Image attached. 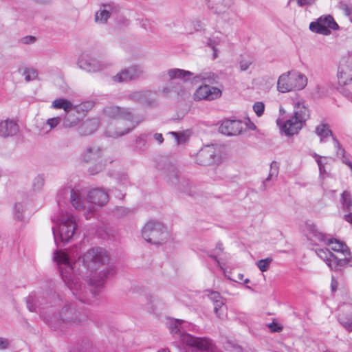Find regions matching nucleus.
I'll use <instances>...</instances> for the list:
<instances>
[{
	"label": "nucleus",
	"instance_id": "nucleus-1",
	"mask_svg": "<svg viewBox=\"0 0 352 352\" xmlns=\"http://www.w3.org/2000/svg\"><path fill=\"white\" fill-rule=\"evenodd\" d=\"M54 260L58 265H63L65 269L60 267L62 278L68 287L76 295L80 300L82 299L78 295V291L82 289L80 277L90 285L99 287L108 277L115 273V267H109L107 270H99L107 264L109 260L108 252L102 248L94 247L88 250L82 256L78 257L76 265L82 263V267L76 272V278H72L73 265L71 258L62 251L54 253Z\"/></svg>",
	"mask_w": 352,
	"mask_h": 352
},
{
	"label": "nucleus",
	"instance_id": "nucleus-2",
	"mask_svg": "<svg viewBox=\"0 0 352 352\" xmlns=\"http://www.w3.org/2000/svg\"><path fill=\"white\" fill-rule=\"evenodd\" d=\"M104 115L113 119L107 127L105 134L111 138H118L128 133L134 129L138 122L133 120V116L128 109L111 106L104 109Z\"/></svg>",
	"mask_w": 352,
	"mask_h": 352
},
{
	"label": "nucleus",
	"instance_id": "nucleus-3",
	"mask_svg": "<svg viewBox=\"0 0 352 352\" xmlns=\"http://www.w3.org/2000/svg\"><path fill=\"white\" fill-rule=\"evenodd\" d=\"M52 219L55 224L52 227V232L57 245L60 242H68L73 238L78 226L72 214L62 211L58 216H54Z\"/></svg>",
	"mask_w": 352,
	"mask_h": 352
},
{
	"label": "nucleus",
	"instance_id": "nucleus-4",
	"mask_svg": "<svg viewBox=\"0 0 352 352\" xmlns=\"http://www.w3.org/2000/svg\"><path fill=\"white\" fill-rule=\"evenodd\" d=\"M309 118V111L304 102L297 101L294 104V116L285 122L278 119L276 122L280 131L290 136L297 133Z\"/></svg>",
	"mask_w": 352,
	"mask_h": 352
},
{
	"label": "nucleus",
	"instance_id": "nucleus-5",
	"mask_svg": "<svg viewBox=\"0 0 352 352\" xmlns=\"http://www.w3.org/2000/svg\"><path fill=\"white\" fill-rule=\"evenodd\" d=\"M307 76L299 72H287L278 77L277 90L281 93L302 90L307 86Z\"/></svg>",
	"mask_w": 352,
	"mask_h": 352
},
{
	"label": "nucleus",
	"instance_id": "nucleus-6",
	"mask_svg": "<svg viewBox=\"0 0 352 352\" xmlns=\"http://www.w3.org/2000/svg\"><path fill=\"white\" fill-rule=\"evenodd\" d=\"M142 237L152 244H160L168 237L166 228L158 221H150L147 222L142 230Z\"/></svg>",
	"mask_w": 352,
	"mask_h": 352
},
{
	"label": "nucleus",
	"instance_id": "nucleus-7",
	"mask_svg": "<svg viewBox=\"0 0 352 352\" xmlns=\"http://www.w3.org/2000/svg\"><path fill=\"white\" fill-rule=\"evenodd\" d=\"M182 342L191 348L186 352H213V344L206 338L195 337L189 333H183Z\"/></svg>",
	"mask_w": 352,
	"mask_h": 352
},
{
	"label": "nucleus",
	"instance_id": "nucleus-8",
	"mask_svg": "<svg viewBox=\"0 0 352 352\" xmlns=\"http://www.w3.org/2000/svg\"><path fill=\"white\" fill-rule=\"evenodd\" d=\"M338 25L330 15L320 16L316 21L311 22L309 25V29L313 32L329 35L331 33L330 30H337Z\"/></svg>",
	"mask_w": 352,
	"mask_h": 352
},
{
	"label": "nucleus",
	"instance_id": "nucleus-9",
	"mask_svg": "<svg viewBox=\"0 0 352 352\" xmlns=\"http://www.w3.org/2000/svg\"><path fill=\"white\" fill-rule=\"evenodd\" d=\"M222 91L216 87L208 85H200L194 92L192 98L195 101H212L221 97Z\"/></svg>",
	"mask_w": 352,
	"mask_h": 352
},
{
	"label": "nucleus",
	"instance_id": "nucleus-10",
	"mask_svg": "<svg viewBox=\"0 0 352 352\" xmlns=\"http://www.w3.org/2000/svg\"><path fill=\"white\" fill-rule=\"evenodd\" d=\"M218 148L215 145L203 146L196 155V162L201 166H210L217 160Z\"/></svg>",
	"mask_w": 352,
	"mask_h": 352
},
{
	"label": "nucleus",
	"instance_id": "nucleus-11",
	"mask_svg": "<svg viewBox=\"0 0 352 352\" xmlns=\"http://www.w3.org/2000/svg\"><path fill=\"white\" fill-rule=\"evenodd\" d=\"M337 77L340 85H346L352 82V57L342 59L338 69Z\"/></svg>",
	"mask_w": 352,
	"mask_h": 352
},
{
	"label": "nucleus",
	"instance_id": "nucleus-12",
	"mask_svg": "<svg viewBox=\"0 0 352 352\" xmlns=\"http://www.w3.org/2000/svg\"><path fill=\"white\" fill-rule=\"evenodd\" d=\"M71 204L75 209L84 211L86 219L91 217V214L94 211V206L84 201L78 191H71Z\"/></svg>",
	"mask_w": 352,
	"mask_h": 352
},
{
	"label": "nucleus",
	"instance_id": "nucleus-13",
	"mask_svg": "<svg viewBox=\"0 0 352 352\" xmlns=\"http://www.w3.org/2000/svg\"><path fill=\"white\" fill-rule=\"evenodd\" d=\"M243 129V124L239 120H226L222 122L219 130L222 134L231 136L239 135Z\"/></svg>",
	"mask_w": 352,
	"mask_h": 352
},
{
	"label": "nucleus",
	"instance_id": "nucleus-14",
	"mask_svg": "<svg viewBox=\"0 0 352 352\" xmlns=\"http://www.w3.org/2000/svg\"><path fill=\"white\" fill-rule=\"evenodd\" d=\"M143 70L139 66H131L122 69L113 76V80L118 82H128L140 77Z\"/></svg>",
	"mask_w": 352,
	"mask_h": 352
},
{
	"label": "nucleus",
	"instance_id": "nucleus-15",
	"mask_svg": "<svg viewBox=\"0 0 352 352\" xmlns=\"http://www.w3.org/2000/svg\"><path fill=\"white\" fill-rule=\"evenodd\" d=\"M305 231L308 240L311 241L315 244H324L327 241V234L321 232L314 223H307Z\"/></svg>",
	"mask_w": 352,
	"mask_h": 352
},
{
	"label": "nucleus",
	"instance_id": "nucleus-16",
	"mask_svg": "<svg viewBox=\"0 0 352 352\" xmlns=\"http://www.w3.org/2000/svg\"><path fill=\"white\" fill-rule=\"evenodd\" d=\"M19 132V126L16 120L6 119L0 122V137L7 138L13 137Z\"/></svg>",
	"mask_w": 352,
	"mask_h": 352
},
{
	"label": "nucleus",
	"instance_id": "nucleus-17",
	"mask_svg": "<svg viewBox=\"0 0 352 352\" xmlns=\"http://www.w3.org/2000/svg\"><path fill=\"white\" fill-rule=\"evenodd\" d=\"M89 201L94 205L102 206L109 201L108 192L102 188H94L89 191Z\"/></svg>",
	"mask_w": 352,
	"mask_h": 352
},
{
	"label": "nucleus",
	"instance_id": "nucleus-18",
	"mask_svg": "<svg viewBox=\"0 0 352 352\" xmlns=\"http://www.w3.org/2000/svg\"><path fill=\"white\" fill-rule=\"evenodd\" d=\"M102 157V151L98 146L87 147L80 155V160L85 163H91L100 160Z\"/></svg>",
	"mask_w": 352,
	"mask_h": 352
},
{
	"label": "nucleus",
	"instance_id": "nucleus-19",
	"mask_svg": "<svg viewBox=\"0 0 352 352\" xmlns=\"http://www.w3.org/2000/svg\"><path fill=\"white\" fill-rule=\"evenodd\" d=\"M194 326L191 323L184 322L181 320H171L169 324V329L170 333L173 335L179 336L180 340H182V335L186 333V330H192Z\"/></svg>",
	"mask_w": 352,
	"mask_h": 352
},
{
	"label": "nucleus",
	"instance_id": "nucleus-20",
	"mask_svg": "<svg viewBox=\"0 0 352 352\" xmlns=\"http://www.w3.org/2000/svg\"><path fill=\"white\" fill-rule=\"evenodd\" d=\"M316 253L331 270L337 271L336 261L338 260V258L336 255L331 253L328 249H318Z\"/></svg>",
	"mask_w": 352,
	"mask_h": 352
},
{
	"label": "nucleus",
	"instance_id": "nucleus-21",
	"mask_svg": "<svg viewBox=\"0 0 352 352\" xmlns=\"http://www.w3.org/2000/svg\"><path fill=\"white\" fill-rule=\"evenodd\" d=\"M209 298L214 302V310L217 316L219 318H223L226 316L225 311L223 309L224 302L219 293L217 292H212L209 294Z\"/></svg>",
	"mask_w": 352,
	"mask_h": 352
},
{
	"label": "nucleus",
	"instance_id": "nucleus-22",
	"mask_svg": "<svg viewBox=\"0 0 352 352\" xmlns=\"http://www.w3.org/2000/svg\"><path fill=\"white\" fill-rule=\"evenodd\" d=\"M325 244L329 245L333 251L340 252L344 256H350L351 254L350 250L347 245L338 239L333 238L329 239Z\"/></svg>",
	"mask_w": 352,
	"mask_h": 352
},
{
	"label": "nucleus",
	"instance_id": "nucleus-23",
	"mask_svg": "<svg viewBox=\"0 0 352 352\" xmlns=\"http://www.w3.org/2000/svg\"><path fill=\"white\" fill-rule=\"evenodd\" d=\"M99 124L98 120L96 118L87 120L80 125L78 129V132L82 135H88L93 133Z\"/></svg>",
	"mask_w": 352,
	"mask_h": 352
},
{
	"label": "nucleus",
	"instance_id": "nucleus-24",
	"mask_svg": "<svg viewBox=\"0 0 352 352\" xmlns=\"http://www.w3.org/2000/svg\"><path fill=\"white\" fill-rule=\"evenodd\" d=\"M165 75H166L170 80L177 78L186 80L192 76L193 74L189 71L175 68L168 69L166 73L164 74V76Z\"/></svg>",
	"mask_w": 352,
	"mask_h": 352
},
{
	"label": "nucleus",
	"instance_id": "nucleus-25",
	"mask_svg": "<svg viewBox=\"0 0 352 352\" xmlns=\"http://www.w3.org/2000/svg\"><path fill=\"white\" fill-rule=\"evenodd\" d=\"M79 64L82 69L89 72H96L102 69V65L96 59L89 58L86 60H81Z\"/></svg>",
	"mask_w": 352,
	"mask_h": 352
},
{
	"label": "nucleus",
	"instance_id": "nucleus-26",
	"mask_svg": "<svg viewBox=\"0 0 352 352\" xmlns=\"http://www.w3.org/2000/svg\"><path fill=\"white\" fill-rule=\"evenodd\" d=\"M339 322L349 331H352V306L338 316Z\"/></svg>",
	"mask_w": 352,
	"mask_h": 352
},
{
	"label": "nucleus",
	"instance_id": "nucleus-27",
	"mask_svg": "<svg viewBox=\"0 0 352 352\" xmlns=\"http://www.w3.org/2000/svg\"><path fill=\"white\" fill-rule=\"evenodd\" d=\"M111 6L104 5L95 14V21L98 23H105L110 16Z\"/></svg>",
	"mask_w": 352,
	"mask_h": 352
},
{
	"label": "nucleus",
	"instance_id": "nucleus-28",
	"mask_svg": "<svg viewBox=\"0 0 352 352\" xmlns=\"http://www.w3.org/2000/svg\"><path fill=\"white\" fill-rule=\"evenodd\" d=\"M315 132L318 136L320 138V142H325L327 138L333 135V133L329 129V126L327 124H320L316 127Z\"/></svg>",
	"mask_w": 352,
	"mask_h": 352
},
{
	"label": "nucleus",
	"instance_id": "nucleus-29",
	"mask_svg": "<svg viewBox=\"0 0 352 352\" xmlns=\"http://www.w3.org/2000/svg\"><path fill=\"white\" fill-rule=\"evenodd\" d=\"M171 91H174L181 98H186L190 95V89L184 82L182 84L176 83L172 86Z\"/></svg>",
	"mask_w": 352,
	"mask_h": 352
},
{
	"label": "nucleus",
	"instance_id": "nucleus-30",
	"mask_svg": "<svg viewBox=\"0 0 352 352\" xmlns=\"http://www.w3.org/2000/svg\"><path fill=\"white\" fill-rule=\"evenodd\" d=\"M52 107L56 109H63L65 111L69 113L73 109V104L68 100L59 98L52 102Z\"/></svg>",
	"mask_w": 352,
	"mask_h": 352
},
{
	"label": "nucleus",
	"instance_id": "nucleus-31",
	"mask_svg": "<svg viewBox=\"0 0 352 352\" xmlns=\"http://www.w3.org/2000/svg\"><path fill=\"white\" fill-rule=\"evenodd\" d=\"M205 25L199 19H194L189 22L186 27V31L192 34L194 31H201L204 30Z\"/></svg>",
	"mask_w": 352,
	"mask_h": 352
},
{
	"label": "nucleus",
	"instance_id": "nucleus-32",
	"mask_svg": "<svg viewBox=\"0 0 352 352\" xmlns=\"http://www.w3.org/2000/svg\"><path fill=\"white\" fill-rule=\"evenodd\" d=\"M23 76L26 82L34 80L38 77V72L34 68H25L23 72Z\"/></svg>",
	"mask_w": 352,
	"mask_h": 352
},
{
	"label": "nucleus",
	"instance_id": "nucleus-33",
	"mask_svg": "<svg viewBox=\"0 0 352 352\" xmlns=\"http://www.w3.org/2000/svg\"><path fill=\"white\" fill-rule=\"evenodd\" d=\"M25 207L22 204H16L14 207V218L17 220L21 221L23 218V212Z\"/></svg>",
	"mask_w": 352,
	"mask_h": 352
},
{
	"label": "nucleus",
	"instance_id": "nucleus-34",
	"mask_svg": "<svg viewBox=\"0 0 352 352\" xmlns=\"http://www.w3.org/2000/svg\"><path fill=\"white\" fill-rule=\"evenodd\" d=\"M253 60L250 57L242 58L239 61V67L241 72H245L252 65Z\"/></svg>",
	"mask_w": 352,
	"mask_h": 352
},
{
	"label": "nucleus",
	"instance_id": "nucleus-35",
	"mask_svg": "<svg viewBox=\"0 0 352 352\" xmlns=\"http://www.w3.org/2000/svg\"><path fill=\"white\" fill-rule=\"evenodd\" d=\"M313 156L315 157L316 161L318 165L320 174L322 175V174L325 173L326 170H325L324 165H325L326 162H323V160H326L327 158L325 157H321L316 153H314Z\"/></svg>",
	"mask_w": 352,
	"mask_h": 352
},
{
	"label": "nucleus",
	"instance_id": "nucleus-36",
	"mask_svg": "<svg viewBox=\"0 0 352 352\" xmlns=\"http://www.w3.org/2000/svg\"><path fill=\"white\" fill-rule=\"evenodd\" d=\"M45 184L44 177L42 175H38L34 177L32 182V187L34 190H41Z\"/></svg>",
	"mask_w": 352,
	"mask_h": 352
},
{
	"label": "nucleus",
	"instance_id": "nucleus-37",
	"mask_svg": "<svg viewBox=\"0 0 352 352\" xmlns=\"http://www.w3.org/2000/svg\"><path fill=\"white\" fill-rule=\"evenodd\" d=\"M105 166V163L102 162L101 160L98 163L96 164L91 166L88 171L91 175H96L100 172H101Z\"/></svg>",
	"mask_w": 352,
	"mask_h": 352
},
{
	"label": "nucleus",
	"instance_id": "nucleus-38",
	"mask_svg": "<svg viewBox=\"0 0 352 352\" xmlns=\"http://www.w3.org/2000/svg\"><path fill=\"white\" fill-rule=\"evenodd\" d=\"M272 261V259L271 258L261 259L256 263V265L261 272H264L268 270L270 264Z\"/></svg>",
	"mask_w": 352,
	"mask_h": 352
},
{
	"label": "nucleus",
	"instance_id": "nucleus-39",
	"mask_svg": "<svg viewBox=\"0 0 352 352\" xmlns=\"http://www.w3.org/2000/svg\"><path fill=\"white\" fill-rule=\"evenodd\" d=\"M279 166L277 162H272L270 165V170L266 181H270L273 177H277L278 174Z\"/></svg>",
	"mask_w": 352,
	"mask_h": 352
},
{
	"label": "nucleus",
	"instance_id": "nucleus-40",
	"mask_svg": "<svg viewBox=\"0 0 352 352\" xmlns=\"http://www.w3.org/2000/svg\"><path fill=\"white\" fill-rule=\"evenodd\" d=\"M344 256V258H338V260L336 261L337 270L339 269V267L345 266L346 265L352 267V256L351 255Z\"/></svg>",
	"mask_w": 352,
	"mask_h": 352
},
{
	"label": "nucleus",
	"instance_id": "nucleus-41",
	"mask_svg": "<svg viewBox=\"0 0 352 352\" xmlns=\"http://www.w3.org/2000/svg\"><path fill=\"white\" fill-rule=\"evenodd\" d=\"M253 109L256 114L257 115V116L260 117L264 113L265 104L262 102H256L253 105Z\"/></svg>",
	"mask_w": 352,
	"mask_h": 352
},
{
	"label": "nucleus",
	"instance_id": "nucleus-42",
	"mask_svg": "<svg viewBox=\"0 0 352 352\" xmlns=\"http://www.w3.org/2000/svg\"><path fill=\"white\" fill-rule=\"evenodd\" d=\"M342 201L343 204L347 208H349L352 206V198L349 192L344 191L342 194Z\"/></svg>",
	"mask_w": 352,
	"mask_h": 352
},
{
	"label": "nucleus",
	"instance_id": "nucleus-43",
	"mask_svg": "<svg viewBox=\"0 0 352 352\" xmlns=\"http://www.w3.org/2000/svg\"><path fill=\"white\" fill-rule=\"evenodd\" d=\"M230 8L226 6H223V3H217L215 6L214 12L219 15H224L225 14H229Z\"/></svg>",
	"mask_w": 352,
	"mask_h": 352
},
{
	"label": "nucleus",
	"instance_id": "nucleus-44",
	"mask_svg": "<svg viewBox=\"0 0 352 352\" xmlns=\"http://www.w3.org/2000/svg\"><path fill=\"white\" fill-rule=\"evenodd\" d=\"M64 125L67 127H72L76 125V118H73V116L71 113L66 115Z\"/></svg>",
	"mask_w": 352,
	"mask_h": 352
},
{
	"label": "nucleus",
	"instance_id": "nucleus-45",
	"mask_svg": "<svg viewBox=\"0 0 352 352\" xmlns=\"http://www.w3.org/2000/svg\"><path fill=\"white\" fill-rule=\"evenodd\" d=\"M60 117H54L47 120L46 124L50 126V129L55 128L60 122Z\"/></svg>",
	"mask_w": 352,
	"mask_h": 352
},
{
	"label": "nucleus",
	"instance_id": "nucleus-46",
	"mask_svg": "<svg viewBox=\"0 0 352 352\" xmlns=\"http://www.w3.org/2000/svg\"><path fill=\"white\" fill-rule=\"evenodd\" d=\"M207 44L208 46L212 47V49L214 51L213 53V58H216L217 57V50L216 49V45L219 44V41H216L215 40H213L211 38H209L207 41Z\"/></svg>",
	"mask_w": 352,
	"mask_h": 352
},
{
	"label": "nucleus",
	"instance_id": "nucleus-47",
	"mask_svg": "<svg viewBox=\"0 0 352 352\" xmlns=\"http://www.w3.org/2000/svg\"><path fill=\"white\" fill-rule=\"evenodd\" d=\"M170 134L174 136L176 144H179L185 142L186 138L184 134H179L177 132H171Z\"/></svg>",
	"mask_w": 352,
	"mask_h": 352
},
{
	"label": "nucleus",
	"instance_id": "nucleus-48",
	"mask_svg": "<svg viewBox=\"0 0 352 352\" xmlns=\"http://www.w3.org/2000/svg\"><path fill=\"white\" fill-rule=\"evenodd\" d=\"M146 92L139 91L133 94L132 97L138 101H142L146 97Z\"/></svg>",
	"mask_w": 352,
	"mask_h": 352
},
{
	"label": "nucleus",
	"instance_id": "nucleus-49",
	"mask_svg": "<svg viewBox=\"0 0 352 352\" xmlns=\"http://www.w3.org/2000/svg\"><path fill=\"white\" fill-rule=\"evenodd\" d=\"M34 302V298L32 296H29L28 298V300H27V306H28V309L30 311H35V307L33 305Z\"/></svg>",
	"mask_w": 352,
	"mask_h": 352
},
{
	"label": "nucleus",
	"instance_id": "nucleus-50",
	"mask_svg": "<svg viewBox=\"0 0 352 352\" xmlns=\"http://www.w3.org/2000/svg\"><path fill=\"white\" fill-rule=\"evenodd\" d=\"M135 143L138 146H144L146 144V138L144 135H141L137 138L135 140Z\"/></svg>",
	"mask_w": 352,
	"mask_h": 352
},
{
	"label": "nucleus",
	"instance_id": "nucleus-51",
	"mask_svg": "<svg viewBox=\"0 0 352 352\" xmlns=\"http://www.w3.org/2000/svg\"><path fill=\"white\" fill-rule=\"evenodd\" d=\"M35 40H36L35 37L32 36H27L23 37L21 38V42L23 44H30V43H34Z\"/></svg>",
	"mask_w": 352,
	"mask_h": 352
},
{
	"label": "nucleus",
	"instance_id": "nucleus-52",
	"mask_svg": "<svg viewBox=\"0 0 352 352\" xmlns=\"http://www.w3.org/2000/svg\"><path fill=\"white\" fill-rule=\"evenodd\" d=\"M9 344L10 342L7 339L0 338V351L7 349Z\"/></svg>",
	"mask_w": 352,
	"mask_h": 352
},
{
	"label": "nucleus",
	"instance_id": "nucleus-53",
	"mask_svg": "<svg viewBox=\"0 0 352 352\" xmlns=\"http://www.w3.org/2000/svg\"><path fill=\"white\" fill-rule=\"evenodd\" d=\"M268 326L271 329V331L273 332H280L282 330V327L275 322H272Z\"/></svg>",
	"mask_w": 352,
	"mask_h": 352
},
{
	"label": "nucleus",
	"instance_id": "nucleus-54",
	"mask_svg": "<svg viewBox=\"0 0 352 352\" xmlns=\"http://www.w3.org/2000/svg\"><path fill=\"white\" fill-rule=\"evenodd\" d=\"M299 6H304L311 5L314 3L316 0H296Z\"/></svg>",
	"mask_w": 352,
	"mask_h": 352
},
{
	"label": "nucleus",
	"instance_id": "nucleus-55",
	"mask_svg": "<svg viewBox=\"0 0 352 352\" xmlns=\"http://www.w3.org/2000/svg\"><path fill=\"white\" fill-rule=\"evenodd\" d=\"M154 138L156 141H157L160 144H162L164 141L163 136L161 133H155L154 135Z\"/></svg>",
	"mask_w": 352,
	"mask_h": 352
},
{
	"label": "nucleus",
	"instance_id": "nucleus-56",
	"mask_svg": "<svg viewBox=\"0 0 352 352\" xmlns=\"http://www.w3.org/2000/svg\"><path fill=\"white\" fill-rule=\"evenodd\" d=\"M342 160V162L347 165L350 168H352V162L344 155V158L340 157Z\"/></svg>",
	"mask_w": 352,
	"mask_h": 352
},
{
	"label": "nucleus",
	"instance_id": "nucleus-57",
	"mask_svg": "<svg viewBox=\"0 0 352 352\" xmlns=\"http://www.w3.org/2000/svg\"><path fill=\"white\" fill-rule=\"evenodd\" d=\"M336 155L338 157L344 158L345 151L343 148H339V150L336 151Z\"/></svg>",
	"mask_w": 352,
	"mask_h": 352
},
{
	"label": "nucleus",
	"instance_id": "nucleus-58",
	"mask_svg": "<svg viewBox=\"0 0 352 352\" xmlns=\"http://www.w3.org/2000/svg\"><path fill=\"white\" fill-rule=\"evenodd\" d=\"M333 141L334 146H335L336 151L339 150V148H342L341 144H340L339 141L337 140L336 138L333 137Z\"/></svg>",
	"mask_w": 352,
	"mask_h": 352
},
{
	"label": "nucleus",
	"instance_id": "nucleus-59",
	"mask_svg": "<svg viewBox=\"0 0 352 352\" xmlns=\"http://www.w3.org/2000/svg\"><path fill=\"white\" fill-rule=\"evenodd\" d=\"M195 78L200 80H208V79L210 80V76L200 74L199 76H195Z\"/></svg>",
	"mask_w": 352,
	"mask_h": 352
},
{
	"label": "nucleus",
	"instance_id": "nucleus-60",
	"mask_svg": "<svg viewBox=\"0 0 352 352\" xmlns=\"http://www.w3.org/2000/svg\"><path fill=\"white\" fill-rule=\"evenodd\" d=\"M344 10L346 14L351 18V20L352 21V9L346 6Z\"/></svg>",
	"mask_w": 352,
	"mask_h": 352
},
{
	"label": "nucleus",
	"instance_id": "nucleus-61",
	"mask_svg": "<svg viewBox=\"0 0 352 352\" xmlns=\"http://www.w3.org/2000/svg\"><path fill=\"white\" fill-rule=\"evenodd\" d=\"M337 286H338L337 281L334 279V278H332V280H331V288H332V290L333 291L336 290V288H337Z\"/></svg>",
	"mask_w": 352,
	"mask_h": 352
},
{
	"label": "nucleus",
	"instance_id": "nucleus-62",
	"mask_svg": "<svg viewBox=\"0 0 352 352\" xmlns=\"http://www.w3.org/2000/svg\"><path fill=\"white\" fill-rule=\"evenodd\" d=\"M162 91L165 95H168L170 92V89L168 87H164Z\"/></svg>",
	"mask_w": 352,
	"mask_h": 352
},
{
	"label": "nucleus",
	"instance_id": "nucleus-63",
	"mask_svg": "<svg viewBox=\"0 0 352 352\" xmlns=\"http://www.w3.org/2000/svg\"><path fill=\"white\" fill-rule=\"evenodd\" d=\"M243 278V274H239V275H238V280H234V281L242 280Z\"/></svg>",
	"mask_w": 352,
	"mask_h": 352
},
{
	"label": "nucleus",
	"instance_id": "nucleus-64",
	"mask_svg": "<svg viewBox=\"0 0 352 352\" xmlns=\"http://www.w3.org/2000/svg\"><path fill=\"white\" fill-rule=\"evenodd\" d=\"M211 258H212L215 261L217 262L218 265H219V261L217 260V256H211Z\"/></svg>",
	"mask_w": 352,
	"mask_h": 352
}]
</instances>
